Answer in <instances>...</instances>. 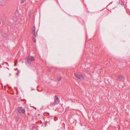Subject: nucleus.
I'll return each instance as SVG.
<instances>
[{"label":"nucleus","instance_id":"obj_1","mask_svg":"<svg viewBox=\"0 0 130 130\" xmlns=\"http://www.w3.org/2000/svg\"><path fill=\"white\" fill-rule=\"evenodd\" d=\"M38 30L36 29L35 26H33L32 28L31 33L32 34V40L34 42L36 41V37L37 36V31Z\"/></svg>","mask_w":130,"mask_h":130},{"label":"nucleus","instance_id":"obj_2","mask_svg":"<svg viewBox=\"0 0 130 130\" xmlns=\"http://www.w3.org/2000/svg\"><path fill=\"white\" fill-rule=\"evenodd\" d=\"M74 75L77 79L80 80H83L85 77V76L81 73H75Z\"/></svg>","mask_w":130,"mask_h":130},{"label":"nucleus","instance_id":"obj_3","mask_svg":"<svg viewBox=\"0 0 130 130\" xmlns=\"http://www.w3.org/2000/svg\"><path fill=\"white\" fill-rule=\"evenodd\" d=\"M18 111L20 113L25 114V108L22 107H19L17 109Z\"/></svg>","mask_w":130,"mask_h":130},{"label":"nucleus","instance_id":"obj_4","mask_svg":"<svg viewBox=\"0 0 130 130\" xmlns=\"http://www.w3.org/2000/svg\"><path fill=\"white\" fill-rule=\"evenodd\" d=\"M26 60L25 61V63L26 65L28 66H29L30 64V62H29L30 59L29 57H27L26 58Z\"/></svg>","mask_w":130,"mask_h":130},{"label":"nucleus","instance_id":"obj_5","mask_svg":"<svg viewBox=\"0 0 130 130\" xmlns=\"http://www.w3.org/2000/svg\"><path fill=\"white\" fill-rule=\"evenodd\" d=\"M54 103L56 105L58 104L59 103V100L58 97L57 96H55Z\"/></svg>","mask_w":130,"mask_h":130},{"label":"nucleus","instance_id":"obj_6","mask_svg":"<svg viewBox=\"0 0 130 130\" xmlns=\"http://www.w3.org/2000/svg\"><path fill=\"white\" fill-rule=\"evenodd\" d=\"M124 77L121 75L119 76L117 78V79L119 80H124Z\"/></svg>","mask_w":130,"mask_h":130},{"label":"nucleus","instance_id":"obj_7","mask_svg":"<svg viewBox=\"0 0 130 130\" xmlns=\"http://www.w3.org/2000/svg\"><path fill=\"white\" fill-rule=\"evenodd\" d=\"M56 105V104H55V103H51L50 105H49L48 106V108H49L50 107H51L54 106Z\"/></svg>","mask_w":130,"mask_h":130},{"label":"nucleus","instance_id":"obj_8","mask_svg":"<svg viewBox=\"0 0 130 130\" xmlns=\"http://www.w3.org/2000/svg\"><path fill=\"white\" fill-rule=\"evenodd\" d=\"M4 1L3 0H0V5H4Z\"/></svg>","mask_w":130,"mask_h":130},{"label":"nucleus","instance_id":"obj_9","mask_svg":"<svg viewBox=\"0 0 130 130\" xmlns=\"http://www.w3.org/2000/svg\"><path fill=\"white\" fill-rule=\"evenodd\" d=\"M30 58V60L31 61H34L35 60V58L34 57H31V58Z\"/></svg>","mask_w":130,"mask_h":130},{"label":"nucleus","instance_id":"obj_10","mask_svg":"<svg viewBox=\"0 0 130 130\" xmlns=\"http://www.w3.org/2000/svg\"><path fill=\"white\" fill-rule=\"evenodd\" d=\"M47 123H48V124H50L49 122L46 121L45 122L44 125L45 126H46Z\"/></svg>","mask_w":130,"mask_h":130},{"label":"nucleus","instance_id":"obj_11","mask_svg":"<svg viewBox=\"0 0 130 130\" xmlns=\"http://www.w3.org/2000/svg\"><path fill=\"white\" fill-rule=\"evenodd\" d=\"M17 60H15V64H14V66H16L17 64Z\"/></svg>","mask_w":130,"mask_h":130},{"label":"nucleus","instance_id":"obj_12","mask_svg":"<svg viewBox=\"0 0 130 130\" xmlns=\"http://www.w3.org/2000/svg\"><path fill=\"white\" fill-rule=\"evenodd\" d=\"M21 3L22 4L24 3L25 0H21Z\"/></svg>","mask_w":130,"mask_h":130},{"label":"nucleus","instance_id":"obj_13","mask_svg":"<svg viewBox=\"0 0 130 130\" xmlns=\"http://www.w3.org/2000/svg\"><path fill=\"white\" fill-rule=\"evenodd\" d=\"M15 120L16 121H18L19 119V117H16L15 118Z\"/></svg>","mask_w":130,"mask_h":130},{"label":"nucleus","instance_id":"obj_14","mask_svg":"<svg viewBox=\"0 0 130 130\" xmlns=\"http://www.w3.org/2000/svg\"><path fill=\"white\" fill-rule=\"evenodd\" d=\"M61 78L60 77H59L58 78V80L59 81H60L61 80Z\"/></svg>","mask_w":130,"mask_h":130},{"label":"nucleus","instance_id":"obj_15","mask_svg":"<svg viewBox=\"0 0 130 130\" xmlns=\"http://www.w3.org/2000/svg\"><path fill=\"white\" fill-rule=\"evenodd\" d=\"M20 72L18 70V72L17 73L16 75H19V73Z\"/></svg>","mask_w":130,"mask_h":130},{"label":"nucleus","instance_id":"obj_16","mask_svg":"<svg viewBox=\"0 0 130 130\" xmlns=\"http://www.w3.org/2000/svg\"><path fill=\"white\" fill-rule=\"evenodd\" d=\"M2 71H4V69H2Z\"/></svg>","mask_w":130,"mask_h":130},{"label":"nucleus","instance_id":"obj_17","mask_svg":"<svg viewBox=\"0 0 130 130\" xmlns=\"http://www.w3.org/2000/svg\"><path fill=\"white\" fill-rule=\"evenodd\" d=\"M6 68L7 69H9L8 68H7V67H6Z\"/></svg>","mask_w":130,"mask_h":130},{"label":"nucleus","instance_id":"obj_18","mask_svg":"<svg viewBox=\"0 0 130 130\" xmlns=\"http://www.w3.org/2000/svg\"><path fill=\"white\" fill-rule=\"evenodd\" d=\"M1 24V21H0V25Z\"/></svg>","mask_w":130,"mask_h":130},{"label":"nucleus","instance_id":"obj_19","mask_svg":"<svg viewBox=\"0 0 130 130\" xmlns=\"http://www.w3.org/2000/svg\"><path fill=\"white\" fill-rule=\"evenodd\" d=\"M49 70H48V71H49Z\"/></svg>","mask_w":130,"mask_h":130},{"label":"nucleus","instance_id":"obj_20","mask_svg":"<svg viewBox=\"0 0 130 130\" xmlns=\"http://www.w3.org/2000/svg\"><path fill=\"white\" fill-rule=\"evenodd\" d=\"M2 64H3V63H2Z\"/></svg>","mask_w":130,"mask_h":130},{"label":"nucleus","instance_id":"obj_21","mask_svg":"<svg viewBox=\"0 0 130 130\" xmlns=\"http://www.w3.org/2000/svg\"><path fill=\"white\" fill-rule=\"evenodd\" d=\"M1 69V68H0V69Z\"/></svg>","mask_w":130,"mask_h":130}]
</instances>
